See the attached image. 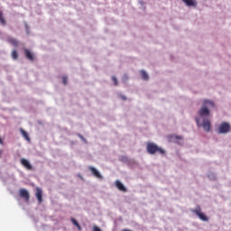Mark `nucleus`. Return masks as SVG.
Listing matches in <instances>:
<instances>
[{
    "label": "nucleus",
    "instance_id": "obj_1",
    "mask_svg": "<svg viewBox=\"0 0 231 231\" xmlns=\"http://www.w3.org/2000/svg\"><path fill=\"white\" fill-rule=\"evenodd\" d=\"M208 107H214V102L210 100H205L203 102V106L200 108V111H199V116H200V118H203L204 116L207 118L210 116V110H208Z\"/></svg>",
    "mask_w": 231,
    "mask_h": 231
},
{
    "label": "nucleus",
    "instance_id": "obj_2",
    "mask_svg": "<svg viewBox=\"0 0 231 231\" xmlns=\"http://www.w3.org/2000/svg\"><path fill=\"white\" fill-rule=\"evenodd\" d=\"M146 151L148 154H165V150L156 145L154 143H146Z\"/></svg>",
    "mask_w": 231,
    "mask_h": 231
},
{
    "label": "nucleus",
    "instance_id": "obj_3",
    "mask_svg": "<svg viewBox=\"0 0 231 231\" xmlns=\"http://www.w3.org/2000/svg\"><path fill=\"white\" fill-rule=\"evenodd\" d=\"M197 125L202 127L206 133H210V120L204 118L202 124L199 123V118L196 117Z\"/></svg>",
    "mask_w": 231,
    "mask_h": 231
},
{
    "label": "nucleus",
    "instance_id": "obj_4",
    "mask_svg": "<svg viewBox=\"0 0 231 231\" xmlns=\"http://www.w3.org/2000/svg\"><path fill=\"white\" fill-rule=\"evenodd\" d=\"M230 129H231L230 124H228L226 122H223L219 125V127L217 129V133H218V134H226V133H230Z\"/></svg>",
    "mask_w": 231,
    "mask_h": 231
},
{
    "label": "nucleus",
    "instance_id": "obj_5",
    "mask_svg": "<svg viewBox=\"0 0 231 231\" xmlns=\"http://www.w3.org/2000/svg\"><path fill=\"white\" fill-rule=\"evenodd\" d=\"M190 211L193 214H196V216H198V217H199V219H201V221H208V217H207V215H205L204 213L201 212L200 207H197L196 209H191Z\"/></svg>",
    "mask_w": 231,
    "mask_h": 231
},
{
    "label": "nucleus",
    "instance_id": "obj_6",
    "mask_svg": "<svg viewBox=\"0 0 231 231\" xmlns=\"http://www.w3.org/2000/svg\"><path fill=\"white\" fill-rule=\"evenodd\" d=\"M88 171L92 172L95 178H97L98 180H102V174H100V171L97 170L95 167L89 166Z\"/></svg>",
    "mask_w": 231,
    "mask_h": 231
},
{
    "label": "nucleus",
    "instance_id": "obj_7",
    "mask_svg": "<svg viewBox=\"0 0 231 231\" xmlns=\"http://www.w3.org/2000/svg\"><path fill=\"white\" fill-rule=\"evenodd\" d=\"M20 162H21V164L23 165V167L27 169V171H32V169H33V167L32 166V164L30 163V162L28 160L22 158Z\"/></svg>",
    "mask_w": 231,
    "mask_h": 231
},
{
    "label": "nucleus",
    "instance_id": "obj_8",
    "mask_svg": "<svg viewBox=\"0 0 231 231\" xmlns=\"http://www.w3.org/2000/svg\"><path fill=\"white\" fill-rule=\"evenodd\" d=\"M20 197L23 198L25 201H30V193L28 192V190L24 189H20Z\"/></svg>",
    "mask_w": 231,
    "mask_h": 231
},
{
    "label": "nucleus",
    "instance_id": "obj_9",
    "mask_svg": "<svg viewBox=\"0 0 231 231\" xmlns=\"http://www.w3.org/2000/svg\"><path fill=\"white\" fill-rule=\"evenodd\" d=\"M7 42H9V44H12V46H14V48L19 47V41H17V39L14 37L7 38Z\"/></svg>",
    "mask_w": 231,
    "mask_h": 231
},
{
    "label": "nucleus",
    "instance_id": "obj_10",
    "mask_svg": "<svg viewBox=\"0 0 231 231\" xmlns=\"http://www.w3.org/2000/svg\"><path fill=\"white\" fill-rule=\"evenodd\" d=\"M35 197L38 199V203H42V189H41L40 188H36Z\"/></svg>",
    "mask_w": 231,
    "mask_h": 231
},
{
    "label": "nucleus",
    "instance_id": "obj_11",
    "mask_svg": "<svg viewBox=\"0 0 231 231\" xmlns=\"http://www.w3.org/2000/svg\"><path fill=\"white\" fill-rule=\"evenodd\" d=\"M24 53H25V57L28 60L33 61L34 60V56L33 53H32V51H30V50L28 49H24Z\"/></svg>",
    "mask_w": 231,
    "mask_h": 231
},
{
    "label": "nucleus",
    "instance_id": "obj_12",
    "mask_svg": "<svg viewBox=\"0 0 231 231\" xmlns=\"http://www.w3.org/2000/svg\"><path fill=\"white\" fill-rule=\"evenodd\" d=\"M116 187L121 190V192H127V189H125V186L120 182V180L116 181Z\"/></svg>",
    "mask_w": 231,
    "mask_h": 231
},
{
    "label": "nucleus",
    "instance_id": "obj_13",
    "mask_svg": "<svg viewBox=\"0 0 231 231\" xmlns=\"http://www.w3.org/2000/svg\"><path fill=\"white\" fill-rule=\"evenodd\" d=\"M183 3H185L186 6H196L198 5V2L196 0H181Z\"/></svg>",
    "mask_w": 231,
    "mask_h": 231
},
{
    "label": "nucleus",
    "instance_id": "obj_14",
    "mask_svg": "<svg viewBox=\"0 0 231 231\" xmlns=\"http://www.w3.org/2000/svg\"><path fill=\"white\" fill-rule=\"evenodd\" d=\"M21 134L23 138H25V140H27V142H30V135H28V133L26 131H24V129L21 128L20 129Z\"/></svg>",
    "mask_w": 231,
    "mask_h": 231
},
{
    "label": "nucleus",
    "instance_id": "obj_15",
    "mask_svg": "<svg viewBox=\"0 0 231 231\" xmlns=\"http://www.w3.org/2000/svg\"><path fill=\"white\" fill-rule=\"evenodd\" d=\"M11 57L14 60H17L19 59V54L17 53L16 50H13Z\"/></svg>",
    "mask_w": 231,
    "mask_h": 231
},
{
    "label": "nucleus",
    "instance_id": "obj_16",
    "mask_svg": "<svg viewBox=\"0 0 231 231\" xmlns=\"http://www.w3.org/2000/svg\"><path fill=\"white\" fill-rule=\"evenodd\" d=\"M140 73L143 80H149V75L147 74V72H145V70H141Z\"/></svg>",
    "mask_w": 231,
    "mask_h": 231
},
{
    "label": "nucleus",
    "instance_id": "obj_17",
    "mask_svg": "<svg viewBox=\"0 0 231 231\" xmlns=\"http://www.w3.org/2000/svg\"><path fill=\"white\" fill-rule=\"evenodd\" d=\"M71 223H73V225L77 226L78 230H82V227L80 226V224H79L77 219L71 218Z\"/></svg>",
    "mask_w": 231,
    "mask_h": 231
},
{
    "label": "nucleus",
    "instance_id": "obj_18",
    "mask_svg": "<svg viewBox=\"0 0 231 231\" xmlns=\"http://www.w3.org/2000/svg\"><path fill=\"white\" fill-rule=\"evenodd\" d=\"M0 23L5 26L6 24V20H5V16H3V12L0 11Z\"/></svg>",
    "mask_w": 231,
    "mask_h": 231
},
{
    "label": "nucleus",
    "instance_id": "obj_19",
    "mask_svg": "<svg viewBox=\"0 0 231 231\" xmlns=\"http://www.w3.org/2000/svg\"><path fill=\"white\" fill-rule=\"evenodd\" d=\"M112 80H113L115 86H118V79H116V77L113 76Z\"/></svg>",
    "mask_w": 231,
    "mask_h": 231
},
{
    "label": "nucleus",
    "instance_id": "obj_20",
    "mask_svg": "<svg viewBox=\"0 0 231 231\" xmlns=\"http://www.w3.org/2000/svg\"><path fill=\"white\" fill-rule=\"evenodd\" d=\"M62 82H63L64 86H66V84H68V77H63Z\"/></svg>",
    "mask_w": 231,
    "mask_h": 231
},
{
    "label": "nucleus",
    "instance_id": "obj_21",
    "mask_svg": "<svg viewBox=\"0 0 231 231\" xmlns=\"http://www.w3.org/2000/svg\"><path fill=\"white\" fill-rule=\"evenodd\" d=\"M93 231H102V229H100V227H98L97 226H94Z\"/></svg>",
    "mask_w": 231,
    "mask_h": 231
},
{
    "label": "nucleus",
    "instance_id": "obj_22",
    "mask_svg": "<svg viewBox=\"0 0 231 231\" xmlns=\"http://www.w3.org/2000/svg\"><path fill=\"white\" fill-rule=\"evenodd\" d=\"M80 139H82L84 142H86V138H84V136H82L81 134L79 135Z\"/></svg>",
    "mask_w": 231,
    "mask_h": 231
},
{
    "label": "nucleus",
    "instance_id": "obj_23",
    "mask_svg": "<svg viewBox=\"0 0 231 231\" xmlns=\"http://www.w3.org/2000/svg\"><path fill=\"white\" fill-rule=\"evenodd\" d=\"M122 100H127V97H125V96H121Z\"/></svg>",
    "mask_w": 231,
    "mask_h": 231
},
{
    "label": "nucleus",
    "instance_id": "obj_24",
    "mask_svg": "<svg viewBox=\"0 0 231 231\" xmlns=\"http://www.w3.org/2000/svg\"><path fill=\"white\" fill-rule=\"evenodd\" d=\"M175 138H176V140H181V136L176 135Z\"/></svg>",
    "mask_w": 231,
    "mask_h": 231
},
{
    "label": "nucleus",
    "instance_id": "obj_25",
    "mask_svg": "<svg viewBox=\"0 0 231 231\" xmlns=\"http://www.w3.org/2000/svg\"><path fill=\"white\" fill-rule=\"evenodd\" d=\"M0 144L3 145V139L0 137Z\"/></svg>",
    "mask_w": 231,
    "mask_h": 231
}]
</instances>
